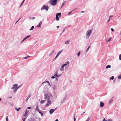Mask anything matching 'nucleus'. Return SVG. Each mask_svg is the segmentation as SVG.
Returning a JSON list of instances; mask_svg holds the SVG:
<instances>
[{
	"label": "nucleus",
	"mask_w": 121,
	"mask_h": 121,
	"mask_svg": "<svg viewBox=\"0 0 121 121\" xmlns=\"http://www.w3.org/2000/svg\"><path fill=\"white\" fill-rule=\"evenodd\" d=\"M40 114H41V116H43V113H41Z\"/></svg>",
	"instance_id": "obj_55"
},
{
	"label": "nucleus",
	"mask_w": 121,
	"mask_h": 121,
	"mask_svg": "<svg viewBox=\"0 0 121 121\" xmlns=\"http://www.w3.org/2000/svg\"><path fill=\"white\" fill-rule=\"evenodd\" d=\"M111 30L113 32L114 31V30L113 28H111Z\"/></svg>",
	"instance_id": "obj_48"
},
{
	"label": "nucleus",
	"mask_w": 121,
	"mask_h": 121,
	"mask_svg": "<svg viewBox=\"0 0 121 121\" xmlns=\"http://www.w3.org/2000/svg\"><path fill=\"white\" fill-rule=\"evenodd\" d=\"M67 65H68V64L67 63H66L65 64H64L63 65L64 67L66 66Z\"/></svg>",
	"instance_id": "obj_37"
},
{
	"label": "nucleus",
	"mask_w": 121,
	"mask_h": 121,
	"mask_svg": "<svg viewBox=\"0 0 121 121\" xmlns=\"http://www.w3.org/2000/svg\"><path fill=\"white\" fill-rule=\"evenodd\" d=\"M119 59L120 60H121V54H120L119 56Z\"/></svg>",
	"instance_id": "obj_39"
},
{
	"label": "nucleus",
	"mask_w": 121,
	"mask_h": 121,
	"mask_svg": "<svg viewBox=\"0 0 121 121\" xmlns=\"http://www.w3.org/2000/svg\"><path fill=\"white\" fill-rule=\"evenodd\" d=\"M107 121H112V120L111 119H108Z\"/></svg>",
	"instance_id": "obj_41"
},
{
	"label": "nucleus",
	"mask_w": 121,
	"mask_h": 121,
	"mask_svg": "<svg viewBox=\"0 0 121 121\" xmlns=\"http://www.w3.org/2000/svg\"><path fill=\"white\" fill-rule=\"evenodd\" d=\"M90 46H89L88 48L86 50V52H87L89 50L90 48Z\"/></svg>",
	"instance_id": "obj_31"
},
{
	"label": "nucleus",
	"mask_w": 121,
	"mask_h": 121,
	"mask_svg": "<svg viewBox=\"0 0 121 121\" xmlns=\"http://www.w3.org/2000/svg\"><path fill=\"white\" fill-rule=\"evenodd\" d=\"M17 89H16L14 90V92H16V91H17Z\"/></svg>",
	"instance_id": "obj_50"
},
{
	"label": "nucleus",
	"mask_w": 121,
	"mask_h": 121,
	"mask_svg": "<svg viewBox=\"0 0 121 121\" xmlns=\"http://www.w3.org/2000/svg\"><path fill=\"white\" fill-rule=\"evenodd\" d=\"M44 96L45 99H47V100H50V98L52 97V94L48 93H46L44 94Z\"/></svg>",
	"instance_id": "obj_1"
},
{
	"label": "nucleus",
	"mask_w": 121,
	"mask_h": 121,
	"mask_svg": "<svg viewBox=\"0 0 121 121\" xmlns=\"http://www.w3.org/2000/svg\"><path fill=\"white\" fill-rule=\"evenodd\" d=\"M61 13H57L56 14V19L57 21H58L59 19V18L58 17V16H59V17H60L61 16Z\"/></svg>",
	"instance_id": "obj_4"
},
{
	"label": "nucleus",
	"mask_w": 121,
	"mask_h": 121,
	"mask_svg": "<svg viewBox=\"0 0 121 121\" xmlns=\"http://www.w3.org/2000/svg\"><path fill=\"white\" fill-rule=\"evenodd\" d=\"M47 82L48 83V85H49L50 86H51V85L50 84V83L48 81H46L44 82H43L42 83V84H43V83L45 82Z\"/></svg>",
	"instance_id": "obj_25"
},
{
	"label": "nucleus",
	"mask_w": 121,
	"mask_h": 121,
	"mask_svg": "<svg viewBox=\"0 0 121 121\" xmlns=\"http://www.w3.org/2000/svg\"><path fill=\"white\" fill-rule=\"evenodd\" d=\"M18 86V85L16 84H15L13 86V87L11 88L12 89H15Z\"/></svg>",
	"instance_id": "obj_10"
},
{
	"label": "nucleus",
	"mask_w": 121,
	"mask_h": 121,
	"mask_svg": "<svg viewBox=\"0 0 121 121\" xmlns=\"http://www.w3.org/2000/svg\"><path fill=\"white\" fill-rule=\"evenodd\" d=\"M35 17H33L32 18V19H35Z\"/></svg>",
	"instance_id": "obj_61"
},
{
	"label": "nucleus",
	"mask_w": 121,
	"mask_h": 121,
	"mask_svg": "<svg viewBox=\"0 0 121 121\" xmlns=\"http://www.w3.org/2000/svg\"><path fill=\"white\" fill-rule=\"evenodd\" d=\"M55 121H58V120L57 119Z\"/></svg>",
	"instance_id": "obj_63"
},
{
	"label": "nucleus",
	"mask_w": 121,
	"mask_h": 121,
	"mask_svg": "<svg viewBox=\"0 0 121 121\" xmlns=\"http://www.w3.org/2000/svg\"><path fill=\"white\" fill-rule=\"evenodd\" d=\"M29 112V111L27 110L26 112H25V114H24V117H25L27 116V115L28 114Z\"/></svg>",
	"instance_id": "obj_11"
},
{
	"label": "nucleus",
	"mask_w": 121,
	"mask_h": 121,
	"mask_svg": "<svg viewBox=\"0 0 121 121\" xmlns=\"http://www.w3.org/2000/svg\"><path fill=\"white\" fill-rule=\"evenodd\" d=\"M118 78L119 79H120L121 78V74L118 77Z\"/></svg>",
	"instance_id": "obj_35"
},
{
	"label": "nucleus",
	"mask_w": 121,
	"mask_h": 121,
	"mask_svg": "<svg viewBox=\"0 0 121 121\" xmlns=\"http://www.w3.org/2000/svg\"><path fill=\"white\" fill-rule=\"evenodd\" d=\"M66 63H67L68 65H69V61H68L66 62Z\"/></svg>",
	"instance_id": "obj_43"
},
{
	"label": "nucleus",
	"mask_w": 121,
	"mask_h": 121,
	"mask_svg": "<svg viewBox=\"0 0 121 121\" xmlns=\"http://www.w3.org/2000/svg\"><path fill=\"white\" fill-rule=\"evenodd\" d=\"M114 78V77L113 76H112L110 78V80H113Z\"/></svg>",
	"instance_id": "obj_27"
},
{
	"label": "nucleus",
	"mask_w": 121,
	"mask_h": 121,
	"mask_svg": "<svg viewBox=\"0 0 121 121\" xmlns=\"http://www.w3.org/2000/svg\"><path fill=\"white\" fill-rule=\"evenodd\" d=\"M58 56L56 55V56H55V57L54 58V59H53V61H55L56 60V59L58 57Z\"/></svg>",
	"instance_id": "obj_30"
},
{
	"label": "nucleus",
	"mask_w": 121,
	"mask_h": 121,
	"mask_svg": "<svg viewBox=\"0 0 121 121\" xmlns=\"http://www.w3.org/2000/svg\"><path fill=\"white\" fill-rule=\"evenodd\" d=\"M55 76H52V77H51V78H52V79H53V78H55Z\"/></svg>",
	"instance_id": "obj_44"
},
{
	"label": "nucleus",
	"mask_w": 121,
	"mask_h": 121,
	"mask_svg": "<svg viewBox=\"0 0 121 121\" xmlns=\"http://www.w3.org/2000/svg\"><path fill=\"white\" fill-rule=\"evenodd\" d=\"M90 118L88 117L86 121H89L90 120Z\"/></svg>",
	"instance_id": "obj_34"
},
{
	"label": "nucleus",
	"mask_w": 121,
	"mask_h": 121,
	"mask_svg": "<svg viewBox=\"0 0 121 121\" xmlns=\"http://www.w3.org/2000/svg\"><path fill=\"white\" fill-rule=\"evenodd\" d=\"M111 67V66L110 65H107L106 66V69H107V68H110Z\"/></svg>",
	"instance_id": "obj_22"
},
{
	"label": "nucleus",
	"mask_w": 121,
	"mask_h": 121,
	"mask_svg": "<svg viewBox=\"0 0 121 121\" xmlns=\"http://www.w3.org/2000/svg\"><path fill=\"white\" fill-rule=\"evenodd\" d=\"M112 39L111 37L107 41V42H110V39Z\"/></svg>",
	"instance_id": "obj_36"
},
{
	"label": "nucleus",
	"mask_w": 121,
	"mask_h": 121,
	"mask_svg": "<svg viewBox=\"0 0 121 121\" xmlns=\"http://www.w3.org/2000/svg\"><path fill=\"white\" fill-rule=\"evenodd\" d=\"M48 7L46 6L45 8V10L48 11Z\"/></svg>",
	"instance_id": "obj_29"
},
{
	"label": "nucleus",
	"mask_w": 121,
	"mask_h": 121,
	"mask_svg": "<svg viewBox=\"0 0 121 121\" xmlns=\"http://www.w3.org/2000/svg\"><path fill=\"white\" fill-rule=\"evenodd\" d=\"M25 0H23V1L22 2V3H21V4L20 5V8L21 7V6L22 5V4L23 3Z\"/></svg>",
	"instance_id": "obj_32"
},
{
	"label": "nucleus",
	"mask_w": 121,
	"mask_h": 121,
	"mask_svg": "<svg viewBox=\"0 0 121 121\" xmlns=\"http://www.w3.org/2000/svg\"><path fill=\"white\" fill-rule=\"evenodd\" d=\"M72 12V11H71L69 13V14H68V15H70Z\"/></svg>",
	"instance_id": "obj_52"
},
{
	"label": "nucleus",
	"mask_w": 121,
	"mask_h": 121,
	"mask_svg": "<svg viewBox=\"0 0 121 121\" xmlns=\"http://www.w3.org/2000/svg\"><path fill=\"white\" fill-rule=\"evenodd\" d=\"M80 51H79L78 53H77V56L78 57L79 56H80Z\"/></svg>",
	"instance_id": "obj_33"
},
{
	"label": "nucleus",
	"mask_w": 121,
	"mask_h": 121,
	"mask_svg": "<svg viewBox=\"0 0 121 121\" xmlns=\"http://www.w3.org/2000/svg\"><path fill=\"white\" fill-rule=\"evenodd\" d=\"M64 66H63V65H62L60 69V70L61 71H64Z\"/></svg>",
	"instance_id": "obj_13"
},
{
	"label": "nucleus",
	"mask_w": 121,
	"mask_h": 121,
	"mask_svg": "<svg viewBox=\"0 0 121 121\" xmlns=\"http://www.w3.org/2000/svg\"><path fill=\"white\" fill-rule=\"evenodd\" d=\"M91 34L92 32L91 30H88L86 32V38L87 39L89 38V36Z\"/></svg>",
	"instance_id": "obj_2"
},
{
	"label": "nucleus",
	"mask_w": 121,
	"mask_h": 121,
	"mask_svg": "<svg viewBox=\"0 0 121 121\" xmlns=\"http://www.w3.org/2000/svg\"><path fill=\"white\" fill-rule=\"evenodd\" d=\"M38 112L39 113H40V114H41V113H42V112H41V111H39Z\"/></svg>",
	"instance_id": "obj_51"
},
{
	"label": "nucleus",
	"mask_w": 121,
	"mask_h": 121,
	"mask_svg": "<svg viewBox=\"0 0 121 121\" xmlns=\"http://www.w3.org/2000/svg\"><path fill=\"white\" fill-rule=\"evenodd\" d=\"M48 102L47 104H46L45 106L46 107H48V106L50 105L52 103V102L51 100H47Z\"/></svg>",
	"instance_id": "obj_6"
},
{
	"label": "nucleus",
	"mask_w": 121,
	"mask_h": 121,
	"mask_svg": "<svg viewBox=\"0 0 121 121\" xmlns=\"http://www.w3.org/2000/svg\"><path fill=\"white\" fill-rule=\"evenodd\" d=\"M39 107H38V105H36V107L35 108V109L36 110V111L39 112Z\"/></svg>",
	"instance_id": "obj_20"
},
{
	"label": "nucleus",
	"mask_w": 121,
	"mask_h": 121,
	"mask_svg": "<svg viewBox=\"0 0 121 121\" xmlns=\"http://www.w3.org/2000/svg\"><path fill=\"white\" fill-rule=\"evenodd\" d=\"M31 96V95H28V96L26 98V101H27L28 99H29V98Z\"/></svg>",
	"instance_id": "obj_15"
},
{
	"label": "nucleus",
	"mask_w": 121,
	"mask_h": 121,
	"mask_svg": "<svg viewBox=\"0 0 121 121\" xmlns=\"http://www.w3.org/2000/svg\"><path fill=\"white\" fill-rule=\"evenodd\" d=\"M21 108L19 107L18 108H17L16 107H15V109L17 111H18L20 110L21 109Z\"/></svg>",
	"instance_id": "obj_19"
},
{
	"label": "nucleus",
	"mask_w": 121,
	"mask_h": 121,
	"mask_svg": "<svg viewBox=\"0 0 121 121\" xmlns=\"http://www.w3.org/2000/svg\"><path fill=\"white\" fill-rule=\"evenodd\" d=\"M55 50V49L54 48L53 49V50L51 52V53L50 54V56L52 55L54 52V51Z\"/></svg>",
	"instance_id": "obj_21"
},
{
	"label": "nucleus",
	"mask_w": 121,
	"mask_h": 121,
	"mask_svg": "<svg viewBox=\"0 0 121 121\" xmlns=\"http://www.w3.org/2000/svg\"><path fill=\"white\" fill-rule=\"evenodd\" d=\"M59 27H60V26H56V27H57V28H59Z\"/></svg>",
	"instance_id": "obj_59"
},
{
	"label": "nucleus",
	"mask_w": 121,
	"mask_h": 121,
	"mask_svg": "<svg viewBox=\"0 0 121 121\" xmlns=\"http://www.w3.org/2000/svg\"><path fill=\"white\" fill-rule=\"evenodd\" d=\"M113 17V16L110 15V17L109 18H110L111 17Z\"/></svg>",
	"instance_id": "obj_54"
},
{
	"label": "nucleus",
	"mask_w": 121,
	"mask_h": 121,
	"mask_svg": "<svg viewBox=\"0 0 121 121\" xmlns=\"http://www.w3.org/2000/svg\"><path fill=\"white\" fill-rule=\"evenodd\" d=\"M84 12H85L84 11H82L81 12V13H84Z\"/></svg>",
	"instance_id": "obj_64"
},
{
	"label": "nucleus",
	"mask_w": 121,
	"mask_h": 121,
	"mask_svg": "<svg viewBox=\"0 0 121 121\" xmlns=\"http://www.w3.org/2000/svg\"><path fill=\"white\" fill-rule=\"evenodd\" d=\"M110 18H109L108 19V21L107 22V23H108V22H109L110 21Z\"/></svg>",
	"instance_id": "obj_42"
},
{
	"label": "nucleus",
	"mask_w": 121,
	"mask_h": 121,
	"mask_svg": "<svg viewBox=\"0 0 121 121\" xmlns=\"http://www.w3.org/2000/svg\"><path fill=\"white\" fill-rule=\"evenodd\" d=\"M42 22L41 21H40L39 24V25L36 26L37 27H41V26L42 24Z\"/></svg>",
	"instance_id": "obj_12"
},
{
	"label": "nucleus",
	"mask_w": 121,
	"mask_h": 121,
	"mask_svg": "<svg viewBox=\"0 0 121 121\" xmlns=\"http://www.w3.org/2000/svg\"><path fill=\"white\" fill-rule=\"evenodd\" d=\"M44 91H45V90H47L48 91V89H47V88H45L44 89Z\"/></svg>",
	"instance_id": "obj_47"
},
{
	"label": "nucleus",
	"mask_w": 121,
	"mask_h": 121,
	"mask_svg": "<svg viewBox=\"0 0 121 121\" xmlns=\"http://www.w3.org/2000/svg\"><path fill=\"white\" fill-rule=\"evenodd\" d=\"M23 41V40H22L21 42V43H22V42H23V41Z\"/></svg>",
	"instance_id": "obj_62"
},
{
	"label": "nucleus",
	"mask_w": 121,
	"mask_h": 121,
	"mask_svg": "<svg viewBox=\"0 0 121 121\" xmlns=\"http://www.w3.org/2000/svg\"><path fill=\"white\" fill-rule=\"evenodd\" d=\"M70 41V40H68L67 41H66L65 42V44H69V42Z\"/></svg>",
	"instance_id": "obj_24"
},
{
	"label": "nucleus",
	"mask_w": 121,
	"mask_h": 121,
	"mask_svg": "<svg viewBox=\"0 0 121 121\" xmlns=\"http://www.w3.org/2000/svg\"><path fill=\"white\" fill-rule=\"evenodd\" d=\"M45 101V99L44 100H42L41 101L40 103H41V104H43V103Z\"/></svg>",
	"instance_id": "obj_23"
},
{
	"label": "nucleus",
	"mask_w": 121,
	"mask_h": 121,
	"mask_svg": "<svg viewBox=\"0 0 121 121\" xmlns=\"http://www.w3.org/2000/svg\"><path fill=\"white\" fill-rule=\"evenodd\" d=\"M63 50L62 49L61 51H60L59 52H58V53H57V56H59V55L62 52Z\"/></svg>",
	"instance_id": "obj_18"
},
{
	"label": "nucleus",
	"mask_w": 121,
	"mask_h": 121,
	"mask_svg": "<svg viewBox=\"0 0 121 121\" xmlns=\"http://www.w3.org/2000/svg\"><path fill=\"white\" fill-rule=\"evenodd\" d=\"M66 96H65V98H64V100H65V99H66Z\"/></svg>",
	"instance_id": "obj_60"
},
{
	"label": "nucleus",
	"mask_w": 121,
	"mask_h": 121,
	"mask_svg": "<svg viewBox=\"0 0 121 121\" xmlns=\"http://www.w3.org/2000/svg\"><path fill=\"white\" fill-rule=\"evenodd\" d=\"M21 18V17H20L18 19V20L16 22L15 24H16L18 21H19V20Z\"/></svg>",
	"instance_id": "obj_40"
},
{
	"label": "nucleus",
	"mask_w": 121,
	"mask_h": 121,
	"mask_svg": "<svg viewBox=\"0 0 121 121\" xmlns=\"http://www.w3.org/2000/svg\"><path fill=\"white\" fill-rule=\"evenodd\" d=\"M58 70H57L55 73L54 75V76L56 77L57 78H58L60 76V75H58Z\"/></svg>",
	"instance_id": "obj_5"
},
{
	"label": "nucleus",
	"mask_w": 121,
	"mask_h": 121,
	"mask_svg": "<svg viewBox=\"0 0 121 121\" xmlns=\"http://www.w3.org/2000/svg\"><path fill=\"white\" fill-rule=\"evenodd\" d=\"M30 56H27V57H25L24 58V59H26L28 57H30Z\"/></svg>",
	"instance_id": "obj_45"
},
{
	"label": "nucleus",
	"mask_w": 121,
	"mask_h": 121,
	"mask_svg": "<svg viewBox=\"0 0 121 121\" xmlns=\"http://www.w3.org/2000/svg\"><path fill=\"white\" fill-rule=\"evenodd\" d=\"M57 89V86L56 85H54L53 87V90H54V92H55V91Z\"/></svg>",
	"instance_id": "obj_8"
},
{
	"label": "nucleus",
	"mask_w": 121,
	"mask_h": 121,
	"mask_svg": "<svg viewBox=\"0 0 121 121\" xmlns=\"http://www.w3.org/2000/svg\"><path fill=\"white\" fill-rule=\"evenodd\" d=\"M113 98H112L111 99H110L109 100V104H110L113 101Z\"/></svg>",
	"instance_id": "obj_14"
},
{
	"label": "nucleus",
	"mask_w": 121,
	"mask_h": 121,
	"mask_svg": "<svg viewBox=\"0 0 121 121\" xmlns=\"http://www.w3.org/2000/svg\"><path fill=\"white\" fill-rule=\"evenodd\" d=\"M57 0H50L49 1V3L52 5H55L57 4Z\"/></svg>",
	"instance_id": "obj_3"
},
{
	"label": "nucleus",
	"mask_w": 121,
	"mask_h": 121,
	"mask_svg": "<svg viewBox=\"0 0 121 121\" xmlns=\"http://www.w3.org/2000/svg\"><path fill=\"white\" fill-rule=\"evenodd\" d=\"M31 36V35H28L25 38H24L26 40L28 38H29Z\"/></svg>",
	"instance_id": "obj_28"
},
{
	"label": "nucleus",
	"mask_w": 121,
	"mask_h": 121,
	"mask_svg": "<svg viewBox=\"0 0 121 121\" xmlns=\"http://www.w3.org/2000/svg\"><path fill=\"white\" fill-rule=\"evenodd\" d=\"M75 114H74V121H75V120H76V119L75 118Z\"/></svg>",
	"instance_id": "obj_49"
},
{
	"label": "nucleus",
	"mask_w": 121,
	"mask_h": 121,
	"mask_svg": "<svg viewBox=\"0 0 121 121\" xmlns=\"http://www.w3.org/2000/svg\"><path fill=\"white\" fill-rule=\"evenodd\" d=\"M46 6L45 5H44L41 8V10L44 9L45 8Z\"/></svg>",
	"instance_id": "obj_16"
},
{
	"label": "nucleus",
	"mask_w": 121,
	"mask_h": 121,
	"mask_svg": "<svg viewBox=\"0 0 121 121\" xmlns=\"http://www.w3.org/2000/svg\"><path fill=\"white\" fill-rule=\"evenodd\" d=\"M31 108V107H29L27 108L28 109H30Z\"/></svg>",
	"instance_id": "obj_56"
},
{
	"label": "nucleus",
	"mask_w": 121,
	"mask_h": 121,
	"mask_svg": "<svg viewBox=\"0 0 121 121\" xmlns=\"http://www.w3.org/2000/svg\"><path fill=\"white\" fill-rule=\"evenodd\" d=\"M104 105V104L102 101L100 102V106L101 107H103Z\"/></svg>",
	"instance_id": "obj_9"
},
{
	"label": "nucleus",
	"mask_w": 121,
	"mask_h": 121,
	"mask_svg": "<svg viewBox=\"0 0 121 121\" xmlns=\"http://www.w3.org/2000/svg\"><path fill=\"white\" fill-rule=\"evenodd\" d=\"M56 109L57 108L51 109L50 110L49 112L50 114H52L56 110Z\"/></svg>",
	"instance_id": "obj_7"
},
{
	"label": "nucleus",
	"mask_w": 121,
	"mask_h": 121,
	"mask_svg": "<svg viewBox=\"0 0 121 121\" xmlns=\"http://www.w3.org/2000/svg\"><path fill=\"white\" fill-rule=\"evenodd\" d=\"M35 119H32L31 120V121H34Z\"/></svg>",
	"instance_id": "obj_57"
},
{
	"label": "nucleus",
	"mask_w": 121,
	"mask_h": 121,
	"mask_svg": "<svg viewBox=\"0 0 121 121\" xmlns=\"http://www.w3.org/2000/svg\"><path fill=\"white\" fill-rule=\"evenodd\" d=\"M66 2V1H65V2H64L62 3V5H61V7H60V9H61L63 7L65 3V2Z\"/></svg>",
	"instance_id": "obj_17"
},
{
	"label": "nucleus",
	"mask_w": 121,
	"mask_h": 121,
	"mask_svg": "<svg viewBox=\"0 0 121 121\" xmlns=\"http://www.w3.org/2000/svg\"><path fill=\"white\" fill-rule=\"evenodd\" d=\"M85 112H83V113L81 114V115H83V114H84L85 113Z\"/></svg>",
	"instance_id": "obj_58"
},
{
	"label": "nucleus",
	"mask_w": 121,
	"mask_h": 121,
	"mask_svg": "<svg viewBox=\"0 0 121 121\" xmlns=\"http://www.w3.org/2000/svg\"><path fill=\"white\" fill-rule=\"evenodd\" d=\"M25 118H23L22 119V120H23V121H25Z\"/></svg>",
	"instance_id": "obj_53"
},
{
	"label": "nucleus",
	"mask_w": 121,
	"mask_h": 121,
	"mask_svg": "<svg viewBox=\"0 0 121 121\" xmlns=\"http://www.w3.org/2000/svg\"><path fill=\"white\" fill-rule=\"evenodd\" d=\"M103 121H107V120H106L105 119V118H104V119H103Z\"/></svg>",
	"instance_id": "obj_46"
},
{
	"label": "nucleus",
	"mask_w": 121,
	"mask_h": 121,
	"mask_svg": "<svg viewBox=\"0 0 121 121\" xmlns=\"http://www.w3.org/2000/svg\"><path fill=\"white\" fill-rule=\"evenodd\" d=\"M34 26H32L31 27V28L30 29V31L33 30V29H34Z\"/></svg>",
	"instance_id": "obj_26"
},
{
	"label": "nucleus",
	"mask_w": 121,
	"mask_h": 121,
	"mask_svg": "<svg viewBox=\"0 0 121 121\" xmlns=\"http://www.w3.org/2000/svg\"><path fill=\"white\" fill-rule=\"evenodd\" d=\"M8 116H6V121H8Z\"/></svg>",
	"instance_id": "obj_38"
}]
</instances>
